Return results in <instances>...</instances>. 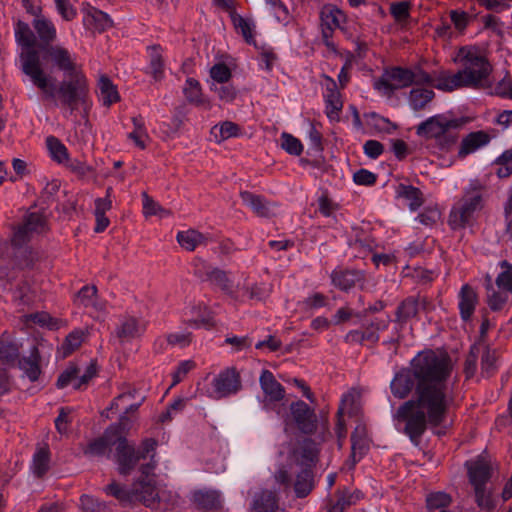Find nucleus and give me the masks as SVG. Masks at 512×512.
Masks as SVG:
<instances>
[{"label": "nucleus", "mask_w": 512, "mask_h": 512, "mask_svg": "<svg viewBox=\"0 0 512 512\" xmlns=\"http://www.w3.org/2000/svg\"><path fill=\"white\" fill-rule=\"evenodd\" d=\"M453 363L447 353L433 350L419 352L410 366L395 373L390 390L399 399H406L414 390V396L396 410L394 419L404 423L403 433L418 446L427 427L442 426L454 405L453 385L449 380Z\"/></svg>", "instance_id": "f257e3e1"}, {"label": "nucleus", "mask_w": 512, "mask_h": 512, "mask_svg": "<svg viewBox=\"0 0 512 512\" xmlns=\"http://www.w3.org/2000/svg\"><path fill=\"white\" fill-rule=\"evenodd\" d=\"M42 55L47 63L64 73L63 80L57 84L42 67L45 80L41 84L30 81L41 91L42 99L65 107L70 115L79 107L87 109L90 105L89 82L76 56L61 45L46 47Z\"/></svg>", "instance_id": "f03ea898"}, {"label": "nucleus", "mask_w": 512, "mask_h": 512, "mask_svg": "<svg viewBox=\"0 0 512 512\" xmlns=\"http://www.w3.org/2000/svg\"><path fill=\"white\" fill-rule=\"evenodd\" d=\"M15 38L20 46L17 60L20 71L30 81L41 84L40 82H43L45 78L42 73L41 57L36 46L35 31L30 28L29 24L19 20L15 28Z\"/></svg>", "instance_id": "7ed1b4c3"}, {"label": "nucleus", "mask_w": 512, "mask_h": 512, "mask_svg": "<svg viewBox=\"0 0 512 512\" xmlns=\"http://www.w3.org/2000/svg\"><path fill=\"white\" fill-rule=\"evenodd\" d=\"M462 69L459 70L464 87L480 89L492 85L490 79L493 67L479 49L462 47L458 54Z\"/></svg>", "instance_id": "20e7f679"}, {"label": "nucleus", "mask_w": 512, "mask_h": 512, "mask_svg": "<svg viewBox=\"0 0 512 512\" xmlns=\"http://www.w3.org/2000/svg\"><path fill=\"white\" fill-rule=\"evenodd\" d=\"M484 206L483 187L473 182L464 190L462 197L450 211L448 224L453 230L469 225Z\"/></svg>", "instance_id": "39448f33"}, {"label": "nucleus", "mask_w": 512, "mask_h": 512, "mask_svg": "<svg viewBox=\"0 0 512 512\" xmlns=\"http://www.w3.org/2000/svg\"><path fill=\"white\" fill-rule=\"evenodd\" d=\"M115 447L114 458L118 473L127 476L131 474L140 460L146 459L151 453L155 452L157 441L153 438H146L136 448L120 433Z\"/></svg>", "instance_id": "423d86ee"}, {"label": "nucleus", "mask_w": 512, "mask_h": 512, "mask_svg": "<svg viewBox=\"0 0 512 512\" xmlns=\"http://www.w3.org/2000/svg\"><path fill=\"white\" fill-rule=\"evenodd\" d=\"M14 256V266L9 268L4 259H0V287L8 289L16 279L19 270L32 267L35 255L32 250L25 246L26 244H16L11 240Z\"/></svg>", "instance_id": "0eeeda50"}, {"label": "nucleus", "mask_w": 512, "mask_h": 512, "mask_svg": "<svg viewBox=\"0 0 512 512\" xmlns=\"http://www.w3.org/2000/svg\"><path fill=\"white\" fill-rule=\"evenodd\" d=\"M413 83L414 75L411 69L395 66L384 71L375 81L374 88L385 95H391L394 91L409 87Z\"/></svg>", "instance_id": "6e6552de"}, {"label": "nucleus", "mask_w": 512, "mask_h": 512, "mask_svg": "<svg viewBox=\"0 0 512 512\" xmlns=\"http://www.w3.org/2000/svg\"><path fill=\"white\" fill-rule=\"evenodd\" d=\"M459 126L458 120L449 119L443 114H438L421 122L416 127V134L426 139H440L448 134L451 129H456Z\"/></svg>", "instance_id": "1a4fd4ad"}, {"label": "nucleus", "mask_w": 512, "mask_h": 512, "mask_svg": "<svg viewBox=\"0 0 512 512\" xmlns=\"http://www.w3.org/2000/svg\"><path fill=\"white\" fill-rule=\"evenodd\" d=\"M47 228V220L41 212H28L23 223L13 233V243L27 244L33 233H42Z\"/></svg>", "instance_id": "9d476101"}, {"label": "nucleus", "mask_w": 512, "mask_h": 512, "mask_svg": "<svg viewBox=\"0 0 512 512\" xmlns=\"http://www.w3.org/2000/svg\"><path fill=\"white\" fill-rule=\"evenodd\" d=\"M119 434L120 429L117 426H109L100 437L91 440L83 448V454L87 457L110 458L111 448L116 445Z\"/></svg>", "instance_id": "9b49d317"}, {"label": "nucleus", "mask_w": 512, "mask_h": 512, "mask_svg": "<svg viewBox=\"0 0 512 512\" xmlns=\"http://www.w3.org/2000/svg\"><path fill=\"white\" fill-rule=\"evenodd\" d=\"M290 412L297 428L304 434H313L317 430V415L307 403L302 400L292 402Z\"/></svg>", "instance_id": "f8f14e48"}, {"label": "nucleus", "mask_w": 512, "mask_h": 512, "mask_svg": "<svg viewBox=\"0 0 512 512\" xmlns=\"http://www.w3.org/2000/svg\"><path fill=\"white\" fill-rule=\"evenodd\" d=\"M212 384L213 397L220 399L237 393L241 388V379L235 368H227L213 379Z\"/></svg>", "instance_id": "ddd939ff"}, {"label": "nucleus", "mask_w": 512, "mask_h": 512, "mask_svg": "<svg viewBox=\"0 0 512 512\" xmlns=\"http://www.w3.org/2000/svg\"><path fill=\"white\" fill-rule=\"evenodd\" d=\"M131 503L139 501L146 507H155L159 502V494L154 479H137L131 485Z\"/></svg>", "instance_id": "4468645a"}, {"label": "nucleus", "mask_w": 512, "mask_h": 512, "mask_svg": "<svg viewBox=\"0 0 512 512\" xmlns=\"http://www.w3.org/2000/svg\"><path fill=\"white\" fill-rule=\"evenodd\" d=\"M261 389L265 395L263 406L272 409V404L281 401L285 396L284 387L275 379L269 370H263L259 378Z\"/></svg>", "instance_id": "2eb2a0df"}, {"label": "nucleus", "mask_w": 512, "mask_h": 512, "mask_svg": "<svg viewBox=\"0 0 512 512\" xmlns=\"http://www.w3.org/2000/svg\"><path fill=\"white\" fill-rule=\"evenodd\" d=\"M32 27L35 31L36 46L39 53L51 47L57 39V30L53 22L45 16H37L32 21Z\"/></svg>", "instance_id": "dca6fc26"}, {"label": "nucleus", "mask_w": 512, "mask_h": 512, "mask_svg": "<svg viewBox=\"0 0 512 512\" xmlns=\"http://www.w3.org/2000/svg\"><path fill=\"white\" fill-rule=\"evenodd\" d=\"M146 331V324L143 320L134 316L125 315L119 319L115 329V335L121 343L131 342L141 337Z\"/></svg>", "instance_id": "f3484780"}, {"label": "nucleus", "mask_w": 512, "mask_h": 512, "mask_svg": "<svg viewBox=\"0 0 512 512\" xmlns=\"http://www.w3.org/2000/svg\"><path fill=\"white\" fill-rule=\"evenodd\" d=\"M319 452L318 444L314 440L306 438L294 451V456L297 464L302 466V468L309 467L313 470V467H315L319 460Z\"/></svg>", "instance_id": "a211bd4d"}, {"label": "nucleus", "mask_w": 512, "mask_h": 512, "mask_svg": "<svg viewBox=\"0 0 512 512\" xmlns=\"http://www.w3.org/2000/svg\"><path fill=\"white\" fill-rule=\"evenodd\" d=\"M322 38H331L336 28L341 27L345 15L333 5H326L320 12Z\"/></svg>", "instance_id": "6ab92c4d"}, {"label": "nucleus", "mask_w": 512, "mask_h": 512, "mask_svg": "<svg viewBox=\"0 0 512 512\" xmlns=\"http://www.w3.org/2000/svg\"><path fill=\"white\" fill-rule=\"evenodd\" d=\"M240 197L245 205L262 218H270L275 215L274 204L268 201L264 196L254 194L250 191H241Z\"/></svg>", "instance_id": "aec40b11"}, {"label": "nucleus", "mask_w": 512, "mask_h": 512, "mask_svg": "<svg viewBox=\"0 0 512 512\" xmlns=\"http://www.w3.org/2000/svg\"><path fill=\"white\" fill-rule=\"evenodd\" d=\"M364 273L360 270L335 269L331 273L332 284L342 291H348L357 283L364 281Z\"/></svg>", "instance_id": "412c9836"}, {"label": "nucleus", "mask_w": 512, "mask_h": 512, "mask_svg": "<svg viewBox=\"0 0 512 512\" xmlns=\"http://www.w3.org/2000/svg\"><path fill=\"white\" fill-rule=\"evenodd\" d=\"M40 361L41 356L39 349L37 346H33L30 350V355L20 358L17 365L31 382H36L39 380L42 373Z\"/></svg>", "instance_id": "4be33fe9"}, {"label": "nucleus", "mask_w": 512, "mask_h": 512, "mask_svg": "<svg viewBox=\"0 0 512 512\" xmlns=\"http://www.w3.org/2000/svg\"><path fill=\"white\" fill-rule=\"evenodd\" d=\"M458 297L460 317L463 321L467 322L471 319L478 303L477 293L470 285L465 284L461 287Z\"/></svg>", "instance_id": "5701e85b"}, {"label": "nucleus", "mask_w": 512, "mask_h": 512, "mask_svg": "<svg viewBox=\"0 0 512 512\" xmlns=\"http://www.w3.org/2000/svg\"><path fill=\"white\" fill-rule=\"evenodd\" d=\"M51 452L48 444L37 445L32 457L31 471L37 478H43L50 469Z\"/></svg>", "instance_id": "b1692460"}, {"label": "nucleus", "mask_w": 512, "mask_h": 512, "mask_svg": "<svg viewBox=\"0 0 512 512\" xmlns=\"http://www.w3.org/2000/svg\"><path fill=\"white\" fill-rule=\"evenodd\" d=\"M432 86L444 92H452L464 88L459 71L455 74H451L448 70L434 71Z\"/></svg>", "instance_id": "393cba45"}, {"label": "nucleus", "mask_w": 512, "mask_h": 512, "mask_svg": "<svg viewBox=\"0 0 512 512\" xmlns=\"http://www.w3.org/2000/svg\"><path fill=\"white\" fill-rule=\"evenodd\" d=\"M278 507V496L276 492L264 489L255 494L251 503L250 511L276 512Z\"/></svg>", "instance_id": "a878e982"}, {"label": "nucleus", "mask_w": 512, "mask_h": 512, "mask_svg": "<svg viewBox=\"0 0 512 512\" xmlns=\"http://www.w3.org/2000/svg\"><path fill=\"white\" fill-rule=\"evenodd\" d=\"M419 312V300L415 296L405 298L397 306L395 322L403 327L409 320L415 318Z\"/></svg>", "instance_id": "bb28decb"}, {"label": "nucleus", "mask_w": 512, "mask_h": 512, "mask_svg": "<svg viewBox=\"0 0 512 512\" xmlns=\"http://www.w3.org/2000/svg\"><path fill=\"white\" fill-rule=\"evenodd\" d=\"M435 98V92L431 89L416 87L410 90L408 103L410 108L415 111L425 110Z\"/></svg>", "instance_id": "cd10ccee"}, {"label": "nucleus", "mask_w": 512, "mask_h": 512, "mask_svg": "<svg viewBox=\"0 0 512 512\" xmlns=\"http://www.w3.org/2000/svg\"><path fill=\"white\" fill-rule=\"evenodd\" d=\"M489 141L490 137L486 132H471L465 138H463L458 154L461 157H465L468 154L473 153L480 147L488 144Z\"/></svg>", "instance_id": "c85d7f7f"}, {"label": "nucleus", "mask_w": 512, "mask_h": 512, "mask_svg": "<svg viewBox=\"0 0 512 512\" xmlns=\"http://www.w3.org/2000/svg\"><path fill=\"white\" fill-rule=\"evenodd\" d=\"M314 473L309 467L302 468L297 473L295 482L293 484L294 492L297 498L307 497L314 489Z\"/></svg>", "instance_id": "c756f323"}, {"label": "nucleus", "mask_w": 512, "mask_h": 512, "mask_svg": "<svg viewBox=\"0 0 512 512\" xmlns=\"http://www.w3.org/2000/svg\"><path fill=\"white\" fill-rule=\"evenodd\" d=\"M468 476L474 488L486 486L491 478V467L484 461H476L468 466Z\"/></svg>", "instance_id": "7c9ffc66"}, {"label": "nucleus", "mask_w": 512, "mask_h": 512, "mask_svg": "<svg viewBox=\"0 0 512 512\" xmlns=\"http://www.w3.org/2000/svg\"><path fill=\"white\" fill-rule=\"evenodd\" d=\"M485 288L487 290V303L490 309L493 311L502 309L511 292L505 289L496 290L489 275L485 277Z\"/></svg>", "instance_id": "2f4dec72"}, {"label": "nucleus", "mask_w": 512, "mask_h": 512, "mask_svg": "<svg viewBox=\"0 0 512 512\" xmlns=\"http://www.w3.org/2000/svg\"><path fill=\"white\" fill-rule=\"evenodd\" d=\"M207 279L211 283L219 286L220 289L234 301L241 300L239 292L232 289V282L228 278L226 272H224L223 270L213 268L211 271L207 272Z\"/></svg>", "instance_id": "473e14b6"}, {"label": "nucleus", "mask_w": 512, "mask_h": 512, "mask_svg": "<svg viewBox=\"0 0 512 512\" xmlns=\"http://www.w3.org/2000/svg\"><path fill=\"white\" fill-rule=\"evenodd\" d=\"M207 236L197 230L189 229L177 234V241L187 251H194L197 246L207 243Z\"/></svg>", "instance_id": "72a5a7b5"}, {"label": "nucleus", "mask_w": 512, "mask_h": 512, "mask_svg": "<svg viewBox=\"0 0 512 512\" xmlns=\"http://www.w3.org/2000/svg\"><path fill=\"white\" fill-rule=\"evenodd\" d=\"M193 502L203 509H217L221 507L219 492L215 490H198L193 493Z\"/></svg>", "instance_id": "f704fd0d"}, {"label": "nucleus", "mask_w": 512, "mask_h": 512, "mask_svg": "<svg viewBox=\"0 0 512 512\" xmlns=\"http://www.w3.org/2000/svg\"><path fill=\"white\" fill-rule=\"evenodd\" d=\"M20 349L17 343L0 339V363L8 367H13L20 360Z\"/></svg>", "instance_id": "c9c22d12"}, {"label": "nucleus", "mask_w": 512, "mask_h": 512, "mask_svg": "<svg viewBox=\"0 0 512 512\" xmlns=\"http://www.w3.org/2000/svg\"><path fill=\"white\" fill-rule=\"evenodd\" d=\"M396 192L398 197L404 198L409 202V208L412 211L417 210L423 204V194L417 187L399 184Z\"/></svg>", "instance_id": "e433bc0d"}, {"label": "nucleus", "mask_w": 512, "mask_h": 512, "mask_svg": "<svg viewBox=\"0 0 512 512\" xmlns=\"http://www.w3.org/2000/svg\"><path fill=\"white\" fill-rule=\"evenodd\" d=\"M98 88L100 90V97L104 106L109 107L113 103L119 101L120 97L116 86L113 85L112 81L106 75H102L99 78Z\"/></svg>", "instance_id": "4c0bfd02"}, {"label": "nucleus", "mask_w": 512, "mask_h": 512, "mask_svg": "<svg viewBox=\"0 0 512 512\" xmlns=\"http://www.w3.org/2000/svg\"><path fill=\"white\" fill-rule=\"evenodd\" d=\"M230 19L234 28L241 33L243 38L248 44H254L255 38L253 34V30L255 25L252 21L245 19L241 15H239L236 11H231Z\"/></svg>", "instance_id": "58836bf2"}, {"label": "nucleus", "mask_w": 512, "mask_h": 512, "mask_svg": "<svg viewBox=\"0 0 512 512\" xmlns=\"http://www.w3.org/2000/svg\"><path fill=\"white\" fill-rule=\"evenodd\" d=\"M189 312L191 318H189L188 321L195 326L212 327L214 325L212 313L206 305H193Z\"/></svg>", "instance_id": "ea45409f"}, {"label": "nucleus", "mask_w": 512, "mask_h": 512, "mask_svg": "<svg viewBox=\"0 0 512 512\" xmlns=\"http://www.w3.org/2000/svg\"><path fill=\"white\" fill-rule=\"evenodd\" d=\"M183 93L186 100L193 105L203 106L206 104V100L203 97L201 85L198 80L194 78H187Z\"/></svg>", "instance_id": "a19ab883"}, {"label": "nucleus", "mask_w": 512, "mask_h": 512, "mask_svg": "<svg viewBox=\"0 0 512 512\" xmlns=\"http://www.w3.org/2000/svg\"><path fill=\"white\" fill-rule=\"evenodd\" d=\"M134 130L128 134V138L132 140L135 145L144 150L146 148L145 140L149 138L144 120L142 116L132 118Z\"/></svg>", "instance_id": "79ce46f5"}, {"label": "nucleus", "mask_w": 512, "mask_h": 512, "mask_svg": "<svg viewBox=\"0 0 512 512\" xmlns=\"http://www.w3.org/2000/svg\"><path fill=\"white\" fill-rule=\"evenodd\" d=\"M46 145L50 156L54 161L60 164L69 161L68 150L58 138L55 136H48L46 138Z\"/></svg>", "instance_id": "37998d69"}, {"label": "nucleus", "mask_w": 512, "mask_h": 512, "mask_svg": "<svg viewBox=\"0 0 512 512\" xmlns=\"http://www.w3.org/2000/svg\"><path fill=\"white\" fill-rule=\"evenodd\" d=\"M150 51V65L151 74L156 81H159L163 77L164 62L161 54V47L159 45H153L149 47Z\"/></svg>", "instance_id": "c03bdc74"}, {"label": "nucleus", "mask_w": 512, "mask_h": 512, "mask_svg": "<svg viewBox=\"0 0 512 512\" xmlns=\"http://www.w3.org/2000/svg\"><path fill=\"white\" fill-rule=\"evenodd\" d=\"M451 502V496L445 492H433L426 497V507L429 511L446 510Z\"/></svg>", "instance_id": "a18cd8bd"}, {"label": "nucleus", "mask_w": 512, "mask_h": 512, "mask_svg": "<svg viewBox=\"0 0 512 512\" xmlns=\"http://www.w3.org/2000/svg\"><path fill=\"white\" fill-rule=\"evenodd\" d=\"M353 401H354V397L352 394H345V395H343V397L341 399V402H340V405H339V408H338V411L336 414L337 423H336V428H335L339 442H341V440H343L347 434L345 421L343 419V415L345 412V405H346V403L352 404ZM339 445L341 446V443H339Z\"/></svg>", "instance_id": "49530a36"}, {"label": "nucleus", "mask_w": 512, "mask_h": 512, "mask_svg": "<svg viewBox=\"0 0 512 512\" xmlns=\"http://www.w3.org/2000/svg\"><path fill=\"white\" fill-rule=\"evenodd\" d=\"M96 299H97V287L92 285V286H83L80 291L78 292L77 294V297H76V302L79 304V305H82L84 307H94L98 310H101L102 307L101 306H98L96 304Z\"/></svg>", "instance_id": "de8ad7c7"}, {"label": "nucleus", "mask_w": 512, "mask_h": 512, "mask_svg": "<svg viewBox=\"0 0 512 512\" xmlns=\"http://www.w3.org/2000/svg\"><path fill=\"white\" fill-rule=\"evenodd\" d=\"M84 340V333L81 330H74L69 333L61 345L63 357H67L77 350Z\"/></svg>", "instance_id": "09e8293b"}, {"label": "nucleus", "mask_w": 512, "mask_h": 512, "mask_svg": "<svg viewBox=\"0 0 512 512\" xmlns=\"http://www.w3.org/2000/svg\"><path fill=\"white\" fill-rule=\"evenodd\" d=\"M326 104V115L330 120L339 118V113L342 110L343 102L340 93L324 94Z\"/></svg>", "instance_id": "8fccbe9b"}, {"label": "nucleus", "mask_w": 512, "mask_h": 512, "mask_svg": "<svg viewBox=\"0 0 512 512\" xmlns=\"http://www.w3.org/2000/svg\"><path fill=\"white\" fill-rule=\"evenodd\" d=\"M368 449L367 443L365 438L359 436L357 434V430L352 432L351 434V459H352V465H355L357 462H359L362 457L365 455L366 451Z\"/></svg>", "instance_id": "3c124183"}, {"label": "nucleus", "mask_w": 512, "mask_h": 512, "mask_svg": "<svg viewBox=\"0 0 512 512\" xmlns=\"http://www.w3.org/2000/svg\"><path fill=\"white\" fill-rule=\"evenodd\" d=\"M104 491L106 494L116 498L120 502L131 503V488L127 489L125 486L112 481L105 487Z\"/></svg>", "instance_id": "603ef678"}, {"label": "nucleus", "mask_w": 512, "mask_h": 512, "mask_svg": "<svg viewBox=\"0 0 512 512\" xmlns=\"http://www.w3.org/2000/svg\"><path fill=\"white\" fill-rule=\"evenodd\" d=\"M281 147L294 156H299L303 152L301 141L287 132L281 134Z\"/></svg>", "instance_id": "864d4df0"}, {"label": "nucleus", "mask_w": 512, "mask_h": 512, "mask_svg": "<svg viewBox=\"0 0 512 512\" xmlns=\"http://www.w3.org/2000/svg\"><path fill=\"white\" fill-rule=\"evenodd\" d=\"M481 370L483 374L490 376L496 370L497 355L495 350H491L489 347H484L481 350Z\"/></svg>", "instance_id": "5fc2aeb1"}, {"label": "nucleus", "mask_w": 512, "mask_h": 512, "mask_svg": "<svg viewBox=\"0 0 512 512\" xmlns=\"http://www.w3.org/2000/svg\"><path fill=\"white\" fill-rule=\"evenodd\" d=\"M502 272L496 278L498 289H505L512 293V265L507 261L501 262Z\"/></svg>", "instance_id": "6e6d98bb"}, {"label": "nucleus", "mask_w": 512, "mask_h": 512, "mask_svg": "<svg viewBox=\"0 0 512 512\" xmlns=\"http://www.w3.org/2000/svg\"><path fill=\"white\" fill-rule=\"evenodd\" d=\"M89 16L94 25V29L98 32H103L113 25V21L110 16L101 10L93 9Z\"/></svg>", "instance_id": "4d7b16f0"}, {"label": "nucleus", "mask_w": 512, "mask_h": 512, "mask_svg": "<svg viewBox=\"0 0 512 512\" xmlns=\"http://www.w3.org/2000/svg\"><path fill=\"white\" fill-rule=\"evenodd\" d=\"M475 501L478 507L486 510H493L495 508V502L492 498L491 492L486 489V486L475 487Z\"/></svg>", "instance_id": "13d9d810"}, {"label": "nucleus", "mask_w": 512, "mask_h": 512, "mask_svg": "<svg viewBox=\"0 0 512 512\" xmlns=\"http://www.w3.org/2000/svg\"><path fill=\"white\" fill-rule=\"evenodd\" d=\"M498 165L496 174L499 178H506L512 174V149L506 150L496 161Z\"/></svg>", "instance_id": "bf43d9fd"}, {"label": "nucleus", "mask_w": 512, "mask_h": 512, "mask_svg": "<svg viewBox=\"0 0 512 512\" xmlns=\"http://www.w3.org/2000/svg\"><path fill=\"white\" fill-rule=\"evenodd\" d=\"M210 76L218 84H225L231 79L232 72L226 64L217 63L211 67Z\"/></svg>", "instance_id": "052dcab7"}, {"label": "nucleus", "mask_w": 512, "mask_h": 512, "mask_svg": "<svg viewBox=\"0 0 512 512\" xmlns=\"http://www.w3.org/2000/svg\"><path fill=\"white\" fill-rule=\"evenodd\" d=\"M79 370L75 365L68 366L58 377L56 386L59 389H63L67 387L69 384L76 383L79 379L78 377Z\"/></svg>", "instance_id": "680f3d73"}, {"label": "nucleus", "mask_w": 512, "mask_h": 512, "mask_svg": "<svg viewBox=\"0 0 512 512\" xmlns=\"http://www.w3.org/2000/svg\"><path fill=\"white\" fill-rule=\"evenodd\" d=\"M210 89L218 94V97L221 101L230 103L235 100L237 96V90L232 85L220 84H212Z\"/></svg>", "instance_id": "e2e57ef3"}, {"label": "nucleus", "mask_w": 512, "mask_h": 512, "mask_svg": "<svg viewBox=\"0 0 512 512\" xmlns=\"http://www.w3.org/2000/svg\"><path fill=\"white\" fill-rule=\"evenodd\" d=\"M481 353V345H472L469 354L465 360L464 371L466 376L472 377L476 371L477 359Z\"/></svg>", "instance_id": "0e129e2a"}, {"label": "nucleus", "mask_w": 512, "mask_h": 512, "mask_svg": "<svg viewBox=\"0 0 512 512\" xmlns=\"http://www.w3.org/2000/svg\"><path fill=\"white\" fill-rule=\"evenodd\" d=\"M239 296L241 300L238 302L243 301L245 296L251 300L262 301L268 296V291L264 286L255 284L250 288H244L243 292L241 294L239 293Z\"/></svg>", "instance_id": "69168bd1"}, {"label": "nucleus", "mask_w": 512, "mask_h": 512, "mask_svg": "<svg viewBox=\"0 0 512 512\" xmlns=\"http://www.w3.org/2000/svg\"><path fill=\"white\" fill-rule=\"evenodd\" d=\"M409 8L410 4L407 1L392 3L390 6V13L394 17L395 21L401 23L409 18Z\"/></svg>", "instance_id": "338daca9"}, {"label": "nucleus", "mask_w": 512, "mask_h": 512, "mask_svg": "<svg viewBox=\"0 0 512 512\" xmlns=\"http://www.w3.org/2000/svg\"><path fill=\"white\" fill-rule=\"evenodd\" d=\"M353 180L358 185L370 186L376 182L377 176L367 169H360L354 173Z\"/></svg>", "instance_id": "774afa93"}]
</instances>
